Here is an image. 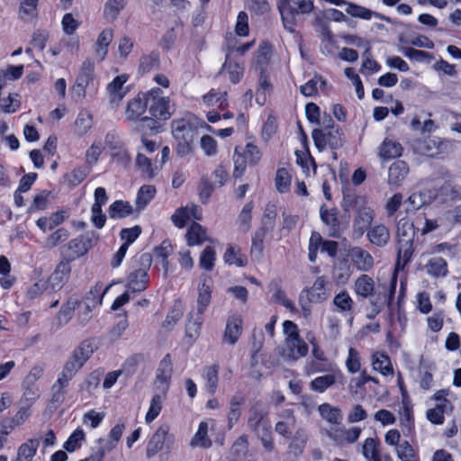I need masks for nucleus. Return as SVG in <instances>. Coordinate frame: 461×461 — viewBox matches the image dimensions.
I'll return each instance as SVG.
<instances>
[{
    "instance_id": "28",
    "label": "nucleus",
    "mask_w": 461,
    "mask_h": 461,
    "mask_svg": "<svg viewBox=\"0 0 461 461\" xmlns=\"http://www.w3.org/2000/svg\"><path fill=\"white\" fill-rule=\"evenodd\" d=\"M156 393L150 402L149 411L146 414L145 420L147 423L152 422L159 414L164 400L167 397V391L163 389H157Z\"/></svg>"
},
{
    "instance_id": "61",
    "label": "nucleus",
    "mask_w": 461,
    "mask_h": 461,
    "mask_svg": "<svg viewBox=\"0 0 461 461\" xmlns=\"http://www.w3.org/2000/svg\"><path fill=\"white\" fill-rule=\"evenodd\" d=\"M277 216L276 206L274 203H268L264 210L261 224H264L267 228H275L276 218Z\"/></svg>"
},
{
    "instance_id": "30",
    "label": "nucleus",
    "mask_w": 461,
    "mask_h": 461,
    "mask_svg": "<svg viewBox=\"0 0 461 461\" xmlns=\"http://www.w3.org/2000/svg\"><path fill=\"white\" fill-rule=\"evenodd\" d=\"M332 303L336 307V311L344 315L353 312L355 303L346 290L337 294L333 298Z\"/></svg>"
},
{
    "instance_id": "27",
    "label": "nucleus",
    "mask_w": 461,
    "mask_h": 461,
    "mask_svg": "<svg viewBox=\"0 0 461 461\" xmlns=\"http://www.w3.org/2000/svg\"><path fill=\"white\" fill-rule=\"evenodd\" d=\"M442 141L438 138H428L422 141H419L415 149L416 150L427 157H435L440 153Z\"/></svg>"
},
{
    "instance_id": "1",
    "label": "nucleus",
    "mask_w": 461,
    "mask_h": 461,
    "mask_svg": "<svg viewBox=\"0 0 461 461\" xmlns=\"http://www.w3.org/2000/svg\"><path fill=\"white\" fill-rule=\"evenodd\" d=\"M342 206L345 211L355 212L353 233L358 238L363 236L375 218V212L367 205L366 198L357 194H344Z\"/></svg>"
},
{
    "instance_id": "24",
    "label": "nucleus",
    "mask_w": 461,
    "mask_h": 461,
    "mask_svg": "<svg viewBox=\"0 0 461 461\" xmlns=\"http://www.w3.org/2000/svg\"><path fill=\"white\" fill-rule=\"evenodd\" d=\"M149 283L148 272L140 268L131 272L128 276V289L131 292H142L147 288Z\"/></svg>"
},
{
    "instance_id": "13",
    "label": "nucleus",
    "mask_w": 461,
    "mask_h": 461,
    "mask_svg": "<svg viewBox=\"0 0 461 461\" xmlns=\"http://www.w3.org/2000/svg\"><path fill=\"white\" fill-rule=\"evenodd\" d=\"M128 80V76L122 74L117 76L112 82L107 86V93L109 95L110 104L117 107L120 102L123 99L127 93V89L123 86Z\"/></svg>"
},
{
    "instance_id": "9",
    "label": "nucleus",
    "mask_w": 461,
    "mask_h": 461,
    "mask_svg": "<svg viewBox=\"0 0 461 461\" xmlns=\"http://www.w3.org/2000/svg\"><path fill=\"white\" fill-rule=\"evenodd\" d=\"M97 240L95 232H86L77 238L71 240L67 247L68 256L74 258L85 255Z\"/></svg>"
},
{
    "instance_id": "47",
    "label": "nucleus",
    "mask_w": 461,
    "mask_h": 461,
    "mask_svg": "<svg viewBox=\"0 0 461 461\" xmlns=\"http://www.w3.org/2000/svg\"><path fill=\"white\" fill-rule=\"evenodd\" d=\"M125 429L124 423H118L116 424L110 431L109 437L110 440L105 441L103 438L98 439V443L104 447L105 450L110 452L112 449H113L116 447V443L120 440L123 431Z\"/></svg>"
},
{
    "instance_id": "11",
    "label": "nucleus",
    "mask_w": 461,
    "mask_h": 461,
    "mask_svg": "<svg viewBox=\"0 0 461 461\" xmlns=\"http://www.w3.org/2000/svg\"><path fill=\"white\" fill-rule=\"evenodd\" d=\"M71 273L70 262L68 259L61 260L48 279V285L52 291L60 290L68 282Z\"/></svg>"
},
{
    "instance_id": "5",
    "label": "nucleus",
    "mask_w": 461,
    "mask_h": 461,
    "mask_svg": "<svg viewBox=\"0 0 461 461\" xmlns=\"http://www.w3.org/2000/svg\"><path fill=\"white\" fill-rule=\"evenodd\" d=\"M324 123L321 122V128L313 130L312 133L318 150L323 151L327 148L335 150L342 147L344 140L340 128L335 125H324Z\"/></svg>"
},
{
    "instance_id": "40",
    "label": "nucleus",
    "mask_w": 461,
    "mask_h": 461,
    "mask_svg": "<svg viewBox=\"0 0 461 461\" xmlns=\"http://www.w3.org/2000/svg\"><path fill=\"white\" fill-rule=\"evenodd\" d=\"M397 241L400 242H411L414 240V226L407 219H401L397 224Z\"/></svg>"
},
{
    "instance_id": "23",
    "label": "nucleus",
    "mask_w": 461,
    "mask_h": 461,
    "mask_svg": "<svg viewBox=\"0 0 461 461\" xmlns=\"http://www.w3.org/2000/svg\"><path fill=\"white\" fill-rule=\"evenodd\" d=\"M367 238L372 244L384 247L390 240V232L385 225L375 224L367 230Z\"/></svg>"
},
{
    "instance_id": "18",
    "label": "nucleus",
    "mask_w": 461,
    "mask_h": 461,
    "mask_svg": "<svg viewBox=\"0 0 461 461\" xmlns=\"http://www.w3.org/2000/svg\"><path fill=\"white\" fill-rule=\"evenodd\" d=\"M168 431L169 427L167 425H161L158 428L147 445L146 455L148 457L154 456L162 449Z\"/></svg>"
},
{
    "instance_id": "63",
    "label": "nucleus",
    "mask_w": 461,
    "mask_h": 461,
    "mask_svg": "<svg viewBox=\"0 0 461 461\" xmlns=\"http://www.w3.org/2000/svg\"><path fill=\"white\" fill-rule=\"evenodd\" d=\"M271 45L268 42L262 41L256 53V62L259 66L268 64L271 58Z\"/></svg>"
},
{
    "instance_id": "29",
    "label": "nucleus",
    "mask_w": 461,
    "mask_h": 461,
    "mask_svg": "<svg viewBox=\"0 0 461 461\" xmlns=\"http://www.w3.org/2000/svg\"><path fill=\"white\" fill-rule=\"evenodd\" d=\"M39 446V438L28 439L18 447L17 456L14 461H32Z\"/></svg>"
},
{
    "instance_id": "49",
    "label": "nucleus",
    "mask_w": 461,
    "mask_h": 461,
    "mask_svg": "<svg viewBox=\"0 0 461 461\" xmlns=\"http://www.w3.org/2000/svg\"><path fill=\"white\" fill-rule=\"evenodd\" d=\"M379 441L373 438L365 440L362 446V454L368 461H374L380 458Z\"/></svg>"
},
{
    "instance_id": "39",
    "label": "nucleus",
    "mask_w": 461,
    "mask_h": 461,
    "mask_svg": "<svg viewBox=\"0 0 461 461\" xmlns=\"http://www.w3.org/2000/svg\"><path fill=\"white\" fill-rule=\"evenodd\" d=\"M402 145L393 140L385 139L379 149V156L384 159H390L402 155Z\"/></svg>"
},
{
    "instance_id": "43",
    "label": "nucleus",
    "mask_w": 461,
    "mask_h": 461,
    "mask_svg": "<svg viewBox=\"0 0 461 461\" xmlns=\"http://www.w3.org/2000/svg\"><path fill=\"white\" fill-rule=\"evenodd\" d=\"M156 194V188L150 185L141 186L137 194L135 204L136 211H142L148 203L153 199Z\"/></svg>"
},
{
    "instance_id": "60",
    "label": "nucleus",
    "mask_w": 461,
    "mask_h": 461,
    "mask_svg": "<svg viewBox=\"0 0 461 461\" xmlns=\"http://www.w3.org/2000/svg\"><path fill=\"white\" fill-rule=\"evenodd\" d=\"M226 92H210L203 96V102L211 106L224 108L227 105Z\"/></svg>"
},
{
    "instance_id": "15",
    "label": "nucleus",
    "mask_w": 461,
    "mask_h": 461,
    "mask_svg": "<svg viewBox=\"0 0 461 461\" xmlns=\"http://www.w3.org/2000/svg\"><path fill=\"white\" fill-rule=\"evenodd\" d=\"M396 285H397V275L394 272L391 277L390 284H389V291L387 294H382L378 293L377 296L375 300H370V303L373 308V312L375 314H378L384 304L387 305L388 308L391 307L395 291H396Z\"/></svg>"
},
{
    "instance_id": "52",
    "label": "nucleus",
    "mask_w": 461,
    "mask_h": 461,
    "mask_svg": "<svg viewBox=\"0 0 461 461\" xmlns=\"http://www.w3.org/2000/svg\"><path fill=\"white\" fill-rule=\"evenodd\" d=\"M206 282L207 279L204 278L202 285L199 286V294L197 298V309L195 312L202 313L204 312L211 301V287Z\"/></svg>"
},
{
    "instance_id": "38",
    "label": "nucleus",
    "mask_w": 461,
    "mask_h": 461,
    "mask_svg": "<svg viewBox=\"0 0 461 461\" xmlns=\"http://www.w3.org/2000/svg\"><path fill=\"white\" fill-rule=\"evenodd\" d=\"M222 71H226L229 75L230 80L233 84H237L240 81L243 76L244 68L238 61L232 60L228 54L222 67Z\"/></svg>"
},
{
    "instance_id": "3",
    "label": "nucleus",
    "mask_w": 461,
    "mask_h": 461,
    "mask_svg": "<svg viewBox=\"0 0 461 461\" xmlns=\"http://www.w3.org/2000/svg\"><path fill=\"white\" fill-rule=\"evenodd\" d=\"M98 80L95 75V62L86 59L79 68L76 82L71 89V95L77 101L83 100L87 93H95Z\"/></svg>"
},
{
    "instance_id": "20",
    "label": "nucleus",
    "mask_w": 461,
    "mask_h": 461,
    "mask_svg": "<svg viewBox=\"0 0 461 461\" xmlns=\"http://www.w3.org/2000/svg\"><path fill=\"white\" fill-rule=\"evenodd\" d=\"M409 173V167L406 162L397 160L388 169V184L399 186Z\"/></svg>"
},
{
    "instance_id": "10",
    "label": "nucleus",
    "mask_w": 461,
    "mask_h": 461,
    "mask_svg": "<svg viewBox=\"0 0 461 461\" xmlns=\"http://www.w3.org/2000/svg\"><path fill=\"white\" fill-rule=\"evenodd\" d=\"M308 345L300 338L285 339L282 356L285 360L297 361L308 354Z\"/></svg>"
},
{
    "instance_id": "12",
    "label": "nucleus",
    "mask_w": 461,
    "mask_h": 461,
    "mask_svg": "<svg viewBox=\"0 0 461 461\" xmlns=\"http://www.w3.org/2000/svg\"><path fill=\"white\" fill-rule=\"evenodd\" d=\"M173 373L172 359L170 354H167L159 362L156 372V389L168 391Z\"/></svg>"
},
{
    "instance_id": "14",
    "label": "nucleus",
    "mask_w": 461,
    "mask_h": 461,
    "mask_svg": "<svg viewBox=\"0 0 461 461\" xmlns=\"http://www.w3.org/2000/svg\"><path fill=\"white\" fill-rule=\"evenodd\" d=\"M361 434V429L354 427L347 429L345 428L331 429L327 432L329 438H330L337 445L352 444L355 443Z\"/></svg>"
},
{
    "instance_id": "51",
    "label": "nucleus",
    "mask_w": 461,
    "mask_h": 461,
    "mask_svg": "<svg viewBox=\"0 0 461 461\" xmlns=\"http://www.w3.org/2000/svg\"><path fill=\"white\" fill-rule=\"evenodd\" d=\"M208 424L205 421H202L199 424L197 432L194 434L191 440L192 446H199L204 448H208L212 446L211 439L207 437Z\"/></svg>"
},
{
    "instance_id": "46",
    "label": "nucleus",
    "mask_w": 461,
    "mask_h": 461,
    "mask_svg": "<svg viewBox=\"0 0 461 461\" xmlns=\"http://www.w3.org/2000/svg\"><path fill=\"white\" fill-rule=\"evenodd\" d=\"M273 228H267L264 224H261L259 228L255 231L252 238L251 253H258V256H261L264 249V239L267 234L271 232Z\"/></svg>"
},
{
    "instance_id": "64",
    "label": "nucleus",
    "mask_w": 461,
    "mask_h": 461,
    "mask_svg": "<svg viewBox=\"0 0 461 461\" xmlns=\"http://www.w3.org/2000/svg\"><path fill=\"white\" fill-rule=\"evenodd\" d=\"M76 130L79 134H85L92 126V115L87 112H81L75 122Z\"/></svg>"
},
{
    "instance_id": "33",
    "label": "nucleus",
    "mask_w": 461,
    "mask_h": 461,
    "mask_svg": "<svg viewBox=\"0 0 461 461\" xmlns=\"http://www.w3.org/2000/svg\"><path fill=\"white\" fill-rule=\"evenodd\" d=\"M438 194L445 200H456L461 198V185L456 178H450L440 186Z\"/></svg>"
},
{
    "instance_id": "37",
    "label": "nucleus",
    "mask_w": 461,
    "mask_h": 461,
    "mask_svg": "<svg viewBox=\"0 0 461 461\" xmlns=\"http://www.w3.org/2000/svg\"><path fill=\"white\" fill-rule=\"evenodd\" d=\"M372 366L374 370L380 372L384 375H393V369L390 357L383 353H375L372 355Z\"/></svg>"
},
{
    "instance_id": "31",
    "label": "nucleus",
    "mask_w": 461,
    "mask_h": 461,
    "mask_svg": "<svg viewBox=\"0 0 461 461\" xmlns=\"http://www.w3.org/2000/svg\"><path fill=\"white\" fill-rule=\"evenodd\" d=\"M113 39V32L112 29H104L98 35L95 43V55L100 61H103L108 52V46Z\"/></svg>"
},
{
    "instance_id": "8",
    "label": "nucleus",
    "mask_w": 461,
    "mask_h": 461,
    "mask_svg": "<svg viewBox=\"0 0 461 461\" xmlns=\"http://www.w3.org/2000/svg\"><path fill=\"white\" fill-rule=\"evenodd\" d=\"M248 425L256 434L271 429L270 421L267 418V411H265L263 404L260 402H255L250 407Z\"/></svg>"
},
{
    "instance_id": "59",
    "label": "nucleus",
    "mask_w": 461,
    "mask_h": 461,
    "mask_svg": "<svg viewBox=\"0 0 461 461\" xmlns=\"http://www.w3.org/2000/svg\"><path fill=\"white\" fill-rule=\"evenodd\" d=\"M39 0H24L20 5V17L23 20L32 19L37 16V5Z\"/></svg>"
},
{
    "instance_id": "4",
    "label": "nucleus",
    "mask_w": 461,
    "mask_h": 461,
    "mask_svg": "<svg viewBox=\"0 0 461 461\" xmlns=\"http://www.w3.org/2000/svg\"><path fill=\"white\" fill-rule=\"evenodd\" d=\"M284 27L294 32L300 15L310 14L315 9L313 0H285L278 7Z\"/></svg>"
},
{
    "instance_id": "42",
    "label": "nucleus",
    "mask_w": 461,
    "mask_h": 461,
    "mask_svg": "<svg viewBox=\"0 0 461 461\" xmlns=\"http://www.w3.org/2000/svg\"><path fill=\"white\" fill-rule=\"evenodd\" d=\"M202 312L192 311L188 315V321L185 328L186 336L195 339L199 336L201 325L203 321Z\"/></svg>"
},
{
    "instance_id": "56",
    "label": "nucleus",
    "mask_w": 461,
    "mask_h": 461,
    "mask_svg": "<svg viewBox=\"0 0 461 461\" xmlns=\"http://www.w3.org/2000/svg\"><path fill=\"white\" fill-rule=\"evenodd\" d=\"M254 204L252 202L246 203L241 212L239 214L238 221L240 224V229L243 232H247L250 228L251 222V212L253 210Z\"/></svg>"
},
{
    "instance_id": "57",
    "label": "nucleus",
    "mask_w": 461,
    "mask_h": 461,
    "mask_svg": "<svg viewBox=\"0 0 461 461\" xmlns=\"http://www.w3.org/2000/svg\"><path fill=\"white\" fill-rule=\"evenodd\" d=\"M215 259L216 254L214 249L207 246L201 253L199 265L204 270L211 271L214 267Z\"/></svg>"
},
{
    "instance_id": "7",
    "label": "nucleus",
    "mask_w": 461,
    "mask_h": 461,
    "mask_svg": "<svg viewBox=\"0 0 461 461\" xmlns=\"http://www.w3.org/2000/svg\"><path fill=\"white\" fill-rule=\"evenodd\" d=\"M160 88H153L148 93L149 113L155 118L166 121L172 115L169 97L160 96Z\"/></svg>"
},
{
    "instance_id": "55",
    "label": "nucleus",
    "mask_w": 461,
    "mask_h": 461,
    "mask_svg": "<svg viewBox=\"0 0 461 461\" xmlns=\"http://www.w3.org/2000/svg\"><path fill=\"white\" fill-rule=\"evenodd\" d=\"M276 187L279 193H286L291 185V175L285 168H279L276 175Z\"/></svg>"
},
{
    "instance_id": "19",
    "label": "nucleus",
    "mask_w": 461,
    "mask_h": 461,
    "mask_svg": "<svg viewBox=\"0 0 461 461\" xmlns=\"http://www.w3.org/2000/svg\"><path fill=\"white\" fill-rule=\"evenodd\" d=\"M349 255L357 269L361 271H368L374 266V258L370 253L359 247L352 248Z\"/></svg>"
},
{
    "instance_id": "16",
    "label": "nucleus",
    "mask_w": 461,
    "mask_h": 461,
    "mask_svg": "<svg viewBox=\"0 0 461 461\" xmlns=\"http://www.w3.org/2000/svg\"><path fill=\"white\" fill-rule=\"evenodd\" d=\"M242 333V318L240 315L232 314L226 321L223 333V340L230 345H235Z\"/></svg>"
},
{
    "instance_id": "54",
    "label": "nucleus",
    "mask_w": 461,
    "mask_h": 461,
    "mask_svg": "<svg viewBox=\"0 0 461 461\" xmlns=\"http://www.w3.org/2000/svg\"><path fill=\"white\" fill-rule=\"evenodd\" d=\"M136 165L138 168L142 173L146 174L149 178H153L160 169V167L157 166L153 167L151 160L140 153L137 155Z\"/></svg>"
},
{
    "instance_id": "6",
    "label": "nucleus",
    "mask_w": 461,
    "mask_h": 461,
    "mask_svg": "<svg viewBox=\"0 0 461 461\" xmlns=\"http://www.w3.org/2000/svg\"><path fill=\"white\" fill-rule=\"evenodd\" d=\"M260 158L261 153L253 142H248L245 148L236 147L233 156V177H240L246 170L247 164L256 165Z\"/></svg>"
},
{
    "instance_id": "48",
    "label": "nucleus",
    "mask_w": 461,
    "mask_h": 461,
    "mask_svg": "<svg viewBox=\"0 0 461 461\" xmlns=\"http://www.w3.org/2000/svg\"><path fill=\"white\" fill-rule=\"evenodd\" d=\"M218 370L219 367L216 365L207 366L204 370L203 378L205 379V386L208 393L212 395L215 393L218 386Z\"/></svg>"
},
{
    "instance_id": "35",
    "label": "nucleus",
    "mask_w": 461,
    "mask_h": 461,
    "mask_svg": "<svg viewBox=\"0 0 461 461\" xmlns=\"http://www.w3.org/2000/svg\"><path fill=\"white\" fill-rule=\"evenodd\" d=\"M327 281L325 276H319L311 288H308L312 300L314 303H321L330 296L329 291L326 289Z\"/></svg>"
},
{
    "instance_id": "36",
    "label": "nucleus",
    "mask_w": 461,
    "mask_h": 461,
    "mask_svg": "<svg viewBox=\"0 0 461 461\" xmlns=\"http://www.w3.org/2000/svg\"><path fill=\"white\" fill-rule=\"evenodd\" d=\"M427 273L433 277H444L447 275V263L439 257L431 258L425 266Z\"/></svg>"
},
{
    "instance_id": "45",
    "label": "nucleus",
    "mask_w": 461,
    "mask_h": 461,
    "mask_svg": "<svg viewBox=\"0 0 461 461\" xmlns=\"http://www.w3.org/2000/svg\"><path fill=\"white\" fill-rule=\"evenodd\" d=\"M159 66V53L158 51H151L147 55H143L140 59L139 71L141 74H146L153 69H157Z\"/></svg>"
},
{
    "instance_id": "44",
    "label": "nucleus",
    "mask_w": 461,
    "mask_h": 461,
    "mask_svg": "<svg viewBox=\"0 0 461 461\" xmlns=\"http://www.w3.org/2000/svg\"><path fill=\"white\" fill-rule=\"evenodd\" d=\"M413 253V241L398 243V258L395 269H403L410 262Z\"/></svg>"
},
{
    "instance_id": "34",
    "label": "nucleus",
    "mask_w": 461,
    "mask_h": 461,
    "mask_svg": "<svg viewBox=\"0 0 461 461\" xmlns=\"http://www.w3.org/2000/svg\"><path fill=\"white\" fill-rule=\"evenodd\" d=\"M321 417L330 424L339 425L342 420L341 410L330 403H322L318 407Z\"/></svg>"
},
{
    "instance_id": "22",
    "label": "nucleus",
    "mask_w": 461,
    "mask_h": 461,
    "mask_svg": "<svg viewBox=\"0 0 461 461\" xmlns=\"http://www.w3.org/2000/svg\"><path fill=\"white\" fill-rule=\"evenodd\" d=\"M355 294L362 298H371L375 294V281L368 275L362 274L354 284Z\"/></svg>"
},
{
    "instance_id": "50",
    "label": "nucleus",
    "mask_w": 461,
    "mask_h": 461,
    "mask_svg": "<svg viewBox=\"0 0 461 461\" xmlns=\"http://www.w3.org/2000/svg\"><path fill=\"white\" fill-rule=\"evenodd\" d=\"M124 6V0H108L104 7V15L105 19L111 22L116 20Z\"/></svg>"
},
{
    "instance_id": "21",
    "label": "nucleus",
    "mask_w": 461,
    "mask_h": 461,
    "mask_svg": "<svg viewBox=\"0 0 461 461\" xmlns=\"http://www.w3.org/2000/svg\"><path fill=\"white\" fill-rule=\"evenodd\" d=\"M148 108V93L144 95L142 99L140 95H137L127 104L125 111L126 118L130 121H136L139 119Z\"/></svg>"
},
{
    "instance_id": "62",
    "label": "nucleus",
    "mask_w": 461,
    "mask_h": 461,
    "mask_svg": "<svg viewBox=\"0 0 461 461\" xmlns=\"http://www.w3.org/2000/svg\"><path fill=\"white\" fill-rule=\"evenodd\" d=\"M396 453L398 457L402 461H416V454L408 441H402L398 447H396Z\"/></svg>"
},
{
    "instance_id": "2",
    "label": "nucleus",
    "mask_w": 461,
    "mask_h": 461,
    "mask_svg": "<svg viewBox=\"0 0 461 461\" xmlns=\"http://www.w3.org/2000/svg\"><path fill=\"white\" fill-rule=\"evenodd\" d=\"M172 135L176 140V155L185 157L193 150L192 144L197 135V126L190 118H181L171 122Z\"/></svg>"
},
{
    "instance_id": "17",
    "label": "nucleus",
    "mask_w": 461,
    "mask_h": 461,
    "mask_svg": "<svg viewBox=\"0 0 461 461\" xmlns=\"http://www.w3.org/2000/svg\"><path fill=\"white\" fill-rule=\"evenodd\" d=\"M320 215L321 221L329 229V236L339 238L340 235V222L338 217V209H328L322 205L320 209Z\"/></svg>"
},
{
    "instance_id": "32",
    "label": "nucleus",
    "mask_w": 461,
    "mask_h": 461,
    "mask_svg": "<svg viewBox=\"0 0 461 461\" xmlns=\"http://www.w3.org/2000/svg\"><path fill=\"white\" fill-rule=\"evenodd\" d=\"M133 212L134 209L131 203L122 200L113 202L108 209L109 217L114 220L126 218L132 214Z\"/></svg>"
},
{
    "instance_id": "25",
    "label": "nucleus",
    "mask_w": 461,
    "mask_h": 461,
    "mask_svg": "<svg viewBox=\"0 0 461 461\" xmlns=\"http://www.w3.org/2000/svg\"><path fill=\"white\" fill-rule=\"evenodd\" d=\"M246 399L243 395L235 394L230 398V410L227 415V427L228 429H231L233 426L238 422L241 416L240 406L243 405Z\"/></svg>"
},
{
    "instance_id": "58",
    "label": "nucleus",
    "mask_w": 461,
    "mask_h": 461,
    "mask_svg": "<svg viewBox=\"0 0 461 461\" xmlns=\"http://www.w3.org/2000/svg\"><path fill=\"white\" fill-rule=\"evenodd\" d=\"M85 441V433L82 429L77 428L64 443V448L68 452H73L78 448Z\"/></svg>"
},
{
    "instance_id": "26",
    "label": "nucleus",
    "mask_w": 461,
    "mask_h": 461,
    "mask_svg": "<svg viewBox=\"0 0 461 461\" xmlns=\"http://www.w3.org/2000/svg\"><path fill=\"white\" fill-rule=\"evenodd\" d=\"M96 347L92 339H86L80 343V345L74 349L72 357L76 362H78L81 366L90 358L93 355Z\"/></svg>"
},
{
    "instance_id": "53",
    "label": "nucleus",
    "mask_w": 461,
    "mask_h": 461,
    "mask_svg": "<svg viewBox=\"0 0 461 461\" xmlns=\"http://www.w3.org/2000/svg\"><path fill=\"white\" fill-rule=\"evenodd\" d=\"M336 383V377L332 374L318 376L310 384V388L318 393H323Z\"/></svg>"
},
{
    "instance_id": "41",
    "label": "nucleus",
    "mask_w": 461,
    "mask_h": 461,
    "mask_svg": "<svg viewBox=\"0 0 461 461\" xmlns=\"http://www.w3.org/2000/svg\"><path fill=\"white\" fill-rule=\"evenodd\" d=\"M185 237L188 246L200 245L208 240L205 229L196 222L189 227Z\"/></svg>"
}]
</instances>
